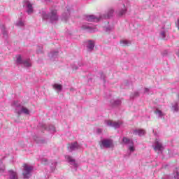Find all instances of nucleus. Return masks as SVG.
Here are the masks:
<instances>
[{
  "instance_id": "obj_1",
  "label": "nucleus",
  "mask_w": 179,
  "mask_h": 179,
  "mask_svg": "<svg viewBox=\"0 0 179 179\" xmlns=\"http://www.w3.org/2000/svg\"><path fill=\"white\" fill-rule=\"evenodd\" d=\"M41 15L43 20H49L50 23H55L58 20L57 10H51L50 13L42 10Z\"/></svg>"
},
{
  "instance_id": "obj_2",
  "label": "nucleus",
  "mask_w": 179,
  "mask_h": 179,
  "mask_svg": "<svg viewBox=\"0 0 179 179\" xmlns=\"http://www.w3.org/2000/svg\"><path fill=\"white\" fill-rule=\"evenodd\" d=\"M12 106L15 108V113L19 115H20V114H25L26 115L30 114V110H29L27 108L22 106L20 102L17 101H14Z\"/></svg>"
},
{
  "instance_id": "obj_3",
  "label": "nucleus",
  "mask_w": 179,
  "mask_h": 179,
  "mask_svg": "<svg viewBox=\"0 0 179 179\" xmlns=\"http://www.w3.org/2000/svg\"><path fill=\"white\" fill-rule=\"evenodd\" d=\"M101 149H110L114 148V141L110 138H105L99 142Z\"/></svg>"
},
{
  "instance_id": "obj_4",
  "label": "nucleus",
  "mask_w": 179,
  "mask_h": 179,
  "mask_svg": "<svg viewBox=\"0 0 179 179\" xmlns=\"http://www.w3.org/2000/svg\"><path fill=\"white\" fill-rule=\"evenodd\" d=\"M122 142L124 143V145H128L129 155H131V153H134V152H135V145L134 144V141L127 137H123Z\"/></svg>"
},
{
  "instance_id": "obj_5",
  "label": "nucleus",
  "mask_w": 179,
  "mask_h": 179,
  "mask_svg": "<svg viewBox=\"0 0 179 179\" xmlns=\"http://www.w3.org/2000/svg\"><path fill=\"white\" fill-rule=\"evenodd\" d=\"M23 167L22 175L24 178H30L34 168L27 164H24Z\"/></svg>"
},
{
  "instance_id": "obj_6",
  "label": "nucleus",
  "mask_w": 179,
  "mask_h": 179,
  "mask_svg": "<svg viewBox=\"0 0 179 179\" xmlns=\"http://www.w3.org/2000/svg\"><path fill=\"white\" fill-rule=\"evenodd\" d=\"M16 64L17 65H23L24 68H29L31 66L30 59H22V56L20 55L17 56Z\"/></svg>"
},
{
  "instance_id": "obj_7",
  "label": "nucleus",
  "mask_w": 179,
  "mask_h": 179,
  "mask_svg": "<svg viewBox=\"0 0 179 179\" xmlns=\"http://www.w3.org/2000/svg\"><path fill=\"white\" fill-rule=\"evenodd\" d=\"M104 124L107 125V127H110L111 128H114L115 129H118V128H121L122 127V121L119 120L117 122H115L113 120H105Z\"/></svg>"
},
{
  "instance_id": "obj_8",
  "label": "nucleus",
  "mask_w": 179,
  "mask_h": 179,
  "mask_svg": "<svg viewBox=\"0 0 179 179\" xmlns=\"http://www.w3.org/2000/svg\"><path fill=\"white\" fill-rule=\"evenodd\" d=\"M82 149V145L78 143V142H74L69 144L68 150L69 152H73L74 150H79Z\"/></svg>"
},
{
  "instance_id": "obj_9",
  "label": "nucleus",
  "mask_w": 179,
  "mask_h": 179,
  "mask_svg": "<svg viewBox=\"0 0 179 179\" xmlns=\"http://www.w3.org/2000/svg\"><path fill=\"white\" fill-rule=\"evenodd\" d=\"M152 146L155 152H157V153H162L163 152L164 148L160 141L156 140L155 145H153Z\"/></svg>"
},
{
  "instance_id": "obj_10",
  "label": "nucleus",
  "mask_w": 179,
  "mask_h": 179,
  "mask_svg": "<svg viewBox=\"0 0 179 179\" xmlns=\"http://www.w3.org/2000/svg\"><path fill=\"white\" fill-rule=\"evenodd\" d=\"M71 17V9L69 7H66L65 11L62 15V20L63 22H67Z\"/></svg>"
},
{
  "instance_id": "obj_11",
  "label": "nucleus",
  "mask_w": 179,
  "mask_h": 179,
  "mask_svg": "<svg viewBox=\"0 0 179 179\" xmlns=\"http://www.w3.org/2000/svg\"><path fill=\"white\" fill-rule=\"evenodd\" d=\"M83 30H86L89 33H96L97 31V28L96 27H92L90 24H83L82 26Z\"/></svg>"
},
{
  "instance_id": "obj_12",
  "label": "nucleus",
  "mask_w": 179,
  "mask_h": 179,
  "mask_svg": "<svg viewBox=\"0 0 179 179\" xmlns=\"http://www.w3.org/2000/svg\"><path fill=\"white\" fill-rule=\"evenodd\" d=\"M85 20H87V22H100V20H101V15L99 17H96L94 15H87L85 17Z\"/></svg>"
},
{
  "instance_id": "obj_13",
  "label": "nucleus",
  "mask_w": 179,
  "mask_h": 179,
  "mask_svg": "<svg viewBox=\"0 0 179 179\" xmlns=\"http://www.w3.org/2000/svg\"><path fill=\"white\" fill-rule=\"evenodd\" d=\"M65 159H66V160L70 163V164L74 167V170L75 171H76V170H78V164L76 163V161H75V159H73L70 155H66Z\"/></svg>"
},
{
  "instance_id": "obj_14",
  "label": "nucleus",
  "mask_w": 179,
  "mask_h": 179,
  "mask_svg": "<svg viewBox=\"0 0 179 179\" xmlns=\"http://www.w3.org/2000/svg\"><path fill=\"white\" fill-rule=\"evenodd\" d=\"M85 45L88 52H92L94 50V41L92 40L85 41Z\"/></svg>"
},
{
  "instance_id": "obj_15",
  "label": "nucleus",
  "mask_w": 179,
  "mask_h": 179,
  "mask_svg": "<svg viewBox=\"0 0 179 179\" xmlns=\"http://www.w3.org/2000/svg\"><path fill=\"white\" fill-rule=\"evenodd\" d=\"M113 15H114V9L110 8L106 14L101 15V20L102 19H110V17H113Z\"/></svg>"
},
{
  "instance_id": "obj_16",
  "label": "nucleus",
  "mask_w": 179,
  "mask_h": 179,
  "mask_svg": "<svg viewBox=\"0 0 179 179\" xmlns=\"http://www.w3.org/2000/svg\"><path fill=\"white\" fill-rule=\"evenodd\" d=\"M26 8H27V13H28V15H31V13H33V4L31 3H30V1H25L24 3Z\"/></svg>"
},
{
  "instance_id": "obj_17",
  "label": "nucleus",
  "mask_w": 179,
  "mask_h": 179,
  "mask_svg": "<svg viewBox=\"0 0 179 179\" xmlns=\"http://www.w3.org/2000/svg\"><path fill=\"white\" fill-rule=\"evenodd\" d=\"M155 114L157 115V118H160L161 120L164 118L166 115V114L159 108L155 109Z\"/></svg>"
},
{
  "instance_id": "obj_18",
  "label": "nucleus",
  "mask_w": 179,
  "mask_h": 179,
  "mask_svg": "<svg viewBox=\"0 0 179 179\" xmlns=\"http://www.w3.org/2000/svg\"><path fill=\"white\" fill-rule=\"evenodd\" d=\"M103 29L106 33H110V31L114 29V24H110V22H106V25L103 27Z\"/></svg>"
},
{
  "instance_id": "obj_19",
  "label": "nucleus",
  "mask_w": 179,
  "mask_h": 179,
  "mask_svg": "<svg viewBox=\"0 0 179 179\" xmlns=\"http://www.w3.org/2000/svg\"><path fill=\"white\" fill-rule=\"evenodd\" d=\"M121 103H122L121 99H115V100L112 99L110 101V106H112V107H117L118 106H121Z\"/></svg>"
},
{
  "instance_id": "obj_20",
  "label": "nucleus",
  "mask_w": 179,
  "mask_h": 179,
  "mask_svg": "<svg viewBox=\"0 0 179 179\" xmlns=\"http://www.w3.org/2000/svg\"><path fill=\"white\" fill-rule=\"evenodd\" d=\"M121 8V10L117 13L118 16H124V15L127 13V7H125V4H122Z\"/></svg>"
},
{
  "instance_id": "obj_21",
  "label": "nucleus",
  "mask_w": 179,
  "mask_h": 179,
  "mask_svg": "<svg viewBox=\"0 0 179 179\" xmlns=\"http://www.w3.org/2000/svg\"><path fill=\"white\" fill-rule=\"evenodd\" d=\"M8 176L10 179H18L17 173L15 172L13 170L8 171Z\"/></svg>"
},
{
  "instance_id": "obj_22",
  "label": "nucleus",
  "mask_w": 179,
  "mask_h": 179,
  "mask_svg": "<svg viewBox=\"0 0 179 179\" xmlns=\"http://www.w3.org/2000/svg\"><path fill=\"white\" fill-rule=\"evenodd\" d=\"M133 134L134 135H138V136H143L145 131L143 129H135L133 131Z\"/></svg>"
},
{
  "instance_id": "obj_23",
  "label": "nucleus",
  "mask_w": 179,
  "mask_h": 179,
  "mask_svg": "<svg viewBox=\"0 0 179 179\" xmlns=\"http://www.w3.org/2000/svg\"><path fill=\"white\" fill-rule=\"evenodd\" d=\"M58 57V51H52L49 54V58L52 60L54 61L55 58Z\"/></svg>"
},
{
  "instance_id": "obj_24",
  "label": "nucleus",
  "mask_w": 179,
  "mask_h": 179,
  "mask_svg": "<svg viewBox=\"0 0 179 179\" xmlns=\"http://www.w3.org/2000/svg\"><path fill=\"white\" fill-rule=\"evenodd\" d=\"M52 87L57 93H61V92H62V85H61V84H54Z\"/></svg>"
},
{
  "instance_id": "obj_25",
  "label": "nucleus",
  "mask_w": 179,
  "mask_h": 179,
  "mask_svg": "<svg viewBox=\"0 0 179 179\" xmlns=\"http://www.w3.org/2000/svg\"><path fill=\"white\" fill-rule=\"evenodd\" d=\"M34 139L35 142H36V143H38V145H43V143H45V140L40 137L36 136L34 138Z\"/></svg>"
},
{
  "instance_id": "obj_26",
  "label": "nucleus",
  "mask_w": 179,
  "mask_h": 179,
  "mask_svg": "<svg viewBox=\"0 0 179 179\" xmlns=\"http://www.w3.org/2000/svg\"><path fill=\"white\" fill-rule=\"evenodd\" d=\"M1 33H2L4 38H8V30H6V28H5V25H2L1 27Z\"/></svg>"
},
{
  "instance_id": "obj_27",
  "label": "nucleus",
  "mask_w": 179,
  "mask_h": 179,
  "mask_svg": "<svg viewBox=\"0 0 179 179\" xmlns=\"http://www.w3.org/2000/svg\"><path fill=\"white\" fill-rule=\"evenodd\" d=\"M171 110L173 113H178L179 111V106H178V102H175L173 105H172V108Z\"/></svg>"
},
{
  "instance_id": "obj_28",
  "label": "nucleus",
  "mask_w": 179,
  "mask_h": 179,
  "mask_svg": "<svg viewBox=\"0 0 179 179\" xmlns=\"http://www.w3.org/2000/svg\"><path fill=\"white\" fill-rule=\"evenodd\" d=\"M173 178L174 179H179V169L176 168L175 169V170L173 171Z\"/></svg>"
},
{
  "instance_id": "obj_29",
  "label": "nucleus",
  "mask_w": 179,
  "mask_h": 179,
  "mask_svg": "<svg viewBox=\"0 0 179 179\" xmlns=\"http://www.w3.org/2000/svg\"><path fill=\"white\" fill-rule=\"evenodd\" d=\"M3 173H5V166L2 164V160H0V174L3 176Z\"/></svg>"
},
{
  "instance_id": "obj_30",
  "label": "nucleus",
  "mask_w": 179,
  "mask_h": 179,
  "mask_svg": "<svg viewBox=\"0 0 179 179\" xmlns=\"http://www.w3.org/2000/svg\"><path fill=\"white\" fill-rule=\"evenodd\" d=\"M48 131H50L51 134H55V132H57V129H55V127H54V125H49Z\"/></svg>"
},
{
  "instance_id": "obj_31",
  "label": "nucleus",
  "mask_w": 179,
  "mask_h": 179,
  "mask_svg": "<svg viewBox=\"0 0 179 179\" xmlns=\"http://www.w3.org/2000/svg\"><path fill=\"white\" fill-rule=\"evenodd\" d=\"M16 26L18 27H23V26H24V22H23L22 20H19L16 22Z\"/></svg>"
},
{
  "instance_id": "obj_32",
  "label": "nucleus",
  "mask_w": 179,
  "mask_h": 179,
  "mask_svg": "<svg viewBox=\"0 0 179 179\" xmlns=\"http://www.w3.org/2000/svg\"><path fill=\"white\" fill-rule=\"evenodd\" d=\"M57 162H53L52 164V166L50 167V171L51 173H54L55 171V169H57Z\"/></svg>"
},
{
  "instance_id": "obj_33",
  "label": "nucleus",
  "mask_w": 179,
  "mask_h": 179,
  "mask_svg": "<svg viewBox=\"0 0 179 179\" xmlns=\"http://www.w3.org/2000/svg\"><path fill=\"white\" fill-rule=\"evenodd\" d=\"M120 43L122 44L123 45H129V44H131V43L127 40L121 41Z\"/></svg>"
},
{
  "instance_id": "obj_34",
  "label": "nucleus",
  "mask_w": 179,
  "mask_h": 179,
  "mask_svg": "<svg viewBox=\"0 0 179 179\" xmlns=\"http://www.w3.org/2000/svg\"><path fill=\"white\" fill-rule=\"evenodd\" d=\"M160 37H162L163 40H166V31H162L160 32Z\"/></svg>"
},
{
  "instance_id": "obj_35",
  "label": "nucleus",
  "mask_w": 179,
  "mask_h": 179,
  "mask_svg": "<svg viewBox=\"0 0 179 179\" xmlns=\"http://www.w3.org/2000/svg\"><path fill=\"white\" fill-rule=\"evenodd\" d=\"M100 76H101V79H102L103 81L105 83L106 82V76L104 75V73H100Z\"/></svg>"
},
{
  "instance_id": "obj_36",
  "label": "nucleus",
  "mask_w": 179,
  "mask_h": 179,
  "mask_svg": "<svg viewBox=\"0 0 179 179\" xmlns=\"http://www.w3.org/2000/svg\"><path fill=\"white\" fill-rule=\"evenodd\" d=\"M164 179H173V177L171 176H165Z\"/></svg>"
},
{
  "instance_id": "obj_37",
  "label": "nucleus",
  "mask_w": 179,
  "mask_h": 179,
  "mask_svg": "<svg viewBox=\"0 0 179 179\" xmlns=\"http://www.w3.org/2000/svg\"><path fill=\"white\" fill-rule=\"evenodd\" d=\"M96 132H97V134H101V132H103V129H97Z\"/></svg>"
},
{
  "instance_id": "obj_38",
  "label": "nucleus",
  "mask_w": 179,
  "mask_h": 179,
  "mask_svg": "<svg viewBox=\"0 0 179 179\" xmlns=\"http://www.w3.org/2000/svg\"><path fill=\"white\" fill-rule=\"evenodd\" d=\"M138 96H139V92H134V97H138Z\"/></svg>"
},
{
  "instance_id": "obj_39",
  "label": "nucleus",
  "mask_w": 179,
  "mask_h": 179,
  "mask_svg": "<svg viewBox=\"0 0 179 179\" xmlns=\"http://www.w3.org/2000/svg\"><path fill=\"white\" fill-rule=\"evenodd\" d=\"M144 93L149 94V89L148 88H145L144 89Z\"/></svg>"
},
{
  "instance_id": "obj_40",
  "label": "nucleus",
  "mask_w": 179,
  "mask_h": 179,
  "mask_svg": "<svg viewBox=\"0 0 179 179\" xmlns=\"http://www.w3.org/2000/svg\"><path fill=\"white\" fill-rule=\"evenodd\" d=\"M72 69L75 71H76V69H78V66H76V65L72 66Z\"/></svg>"
},
{
  "instance_id": "obj_41",
  "label": "nucleus",
  "mask_w": 179,
  "mask_h": 179,
  "mask_svg": "<svg viewBox=\"0 0 179 179\" xmlns=\"http://www.w3.org/2000/svg\"><path fill=\"white\" fill-rule=\"evenodd\" d=\"M43 128H44L45 129H47V127L45 124L43 125Z\"/></svg>"
},
{
  "instance_id": "obj_42",
  "label": "nucleus",
  "mask_w": 179,
  "mask_h": 179,
  "mask_svg": "<svg viewBox=\"0 0 179 179\" xmlns=\"http://www.w3.org/2000/svg\"><path fill=\"white\" fill-rule=\"evenodd\" d=\"M45 162H47V159H44Z\"/></svg>"
},
{
  "instance_id": "obj_43",
  "label": "nucleus",
  "mask_w": 179,
  "mask_h": 179,
  "mask_svg": "<svg viewBox=\"0 0 179 179\" xmlns=\"http://www.w3.org/2000/svg\"><path fill=\"white\" fill-rule=\"evenodd\" d=\"M45 1H52V0H45Z\"/></svg>"
}]
</instances>
